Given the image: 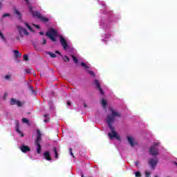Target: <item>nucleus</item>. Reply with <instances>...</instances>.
<instances>
[{
	"instance_id": "nucleus-1",
	"label": "nucleus",
	"mask_w": 177,
	"mask_h": 177,
	"mask_svg": "<svg viewBox=\"0 0 177 177\" xmlns=\"http://www.w3.org/2000/svg\"><path fill=\"white\" fill-rule=\"evenodd\" d=\"M109 110L111 111V114L107 115L106 122L108 124L111 133H108V135L110 139L115 138L117 140H121V137H120V135H118V133L115 131V129L113 126V124L115 122V118H121V113L117 111H115L113 108H110Z\"/></svg>"
},
{
	"instance_id": "nucleus-2",
	"label": "nucleus",
	"mask_w": 177,
	"mask_h": 177,
	"mask_svg": "<svg viewBox=\"0 0 177 177\" xmlns=\"http://www.w3.org/2000/svg\"><path fill=\"white\" fill-rule=\"evenodd\" d=\"M29 10H30V13L32 14L33 16L39 19L40 20H41V21H44V23H46V21H48L49 19H48V18H46L45 17H43L42 15H41L39 13V12H38V11L34 12L32 10V7H30Z\"/></svg>"
},
{
	"instance_id": "nucleus-3",
	"label": "nucleus",
	"mask_w": 177,
	"mask_h": 177,
	"mask_svg": "<svg viewBox=\"0 0 177 177\" xmlns=\"http://www.w3.org/2000/svg\"><path fill=\"white\" fill-rule=\"evenodd\" d=\"M37 139L35 140V145L36 146H37V154H40L41 153V144H39V141L41 140V136H42V134L41 133V131H39V129L37 130Z\"/></svg>"
},
{
	"instance_id": "nucleus-4",
	"label": "nucleus",
	"mask_w": 177,
	"mask_h": 177,
	"mask_svg": "<svg viewBox=\"0 0 177 177\" xmlns=\"http://www.w3.org/2000/svg\"><path fill=\"white\" fill-rule=\"evenodd\" d=\"M160 143L156 142L153 145L150 149H149V154L151 156H158L160 154V151L158 150V148H157V146H158Z\"/></svg>"
},
{
	"instance_id": "nucleus-5",
	"label": "nucleus",
	"mask_w": 177,
	"mask_h": 177,
	"mask_svg": "<svg viewBox=\"0 0 177 177\" xmlns=\"http://www.w3.org/2000/svg\"><path fill=\"white\" fill-rule=\"evenodd\" d=\"M46 37H48V38H50L51 41H53V42H56V38H55V37L57 35V32H56L55 29H50L49 31L46 33Z\"/></svg>"
},
{
	"instance_id": "nucleus-6",
	"label": "nucleus",
	"mask_w": 177,
	"mask_h": 177,
	"mask_svg": "<svg viewBox=\"0 0 177 177\" xmlns=\"http://www.w3.org/2000/svg\"><path fill=\"white\" fill-rule=\"evenodd\" d=\"M17 28L18 30V32L21 38H24V35H29V33L27 31V29L21 27V26H19V25L17 26Z\"/></svg>"
},
{
	"instance_id": "nucleus-7",
	"label": "nucleus",
	"mask_w": 177,
	"mask_h": 177,
	"mask_svg": "<svg viewBox=\"0 0 177 177\" xmlns=\"http://www.w3.org/2000/svg\"><path fill=\"white\" fill-rule=\"evenodd\" d=\"M148 164L151 167V169H156V167H157V164H158V158L155 157L150 158L148 161Z\"/></svg>"
},
{
	"instance_id": "nucleus-8",
	"label": "nucleus",
	"mask_w": 177,
	"mask_h": 177,
	"mask_svg": "<svg viewBox=\"0 0 177 177\" xmlns=\"http://www.w3.org/2000/svg\"><path fill=\"white\" fill-rule=\"evenodd\" d=\"M127 140L131 147H135V146H138V142L135 140V138H133V136H127Z\"/></svg>"
},
{
	"instance_id": "nucleus-9",
	"label": "nucleus",
	"mask_w": 177,
	"mask_h": 177,
	"mask_svg": "<svg viewBox=\"0 0 177 177\" xmlns=\"http://www.w3.org/2000/svg\"><path fill=\"white\" fill-rule=\"evenodd\" d=\"M94 84H95L97 89H98V91H100V93H101V95H104V92H103V89H102V87L100 86V83L99 80H95Z\"/></svg>"
},
{
	"instance_id": "nucleus-10",
	"label": "nucleus",
	"mask_w": 177,
	"mask_h": 177,
	"mask_svg": "<svg viewBox=\"0 0 177 177\" xmlns=\"http://www.w3.org/2000/svg\"><path fill=\"white\" fill-rule=\"evenodd\" d=\"M59 41L64 49H67V47L68 46V45L67 44V41H66V39H64V37H63L62 36H60Z\"/></svg>"
},
{
	"instance_id": "nucleus-11",
	"label": "nucleus",
	"mask_w": 177,
	"mask_h": 177,
	"mask_svg": "<svg viewBox=\"0 0 177 177\" xmlns=\"http://www.w3.org/2000/svg\"><path fill=\"white\" fill-rule=\"evenodd\" d=\"M81 66H82V67H84V68H86L87 73H88V74H90V75H92V77H95V73H93V71H89L88 70V68H89V66H88L85 63L82 62Z\"/></svg>"
},
{
	"instance_id": "nucleus-12",
	"label": "nucleus",
	"mask_w": 177,
	"mask_h": 177,
	"mask_svg": "<svg viewBox=\"0 0 177 177\" xmlns=\"http://www.w3.org/2000/svg\"><path fill=\"white\" fill-rule=\"evenodd\" d=\"M10 104L11 106H15V104H17L18 107H21V102L14 98L11 99Z\"/></svg>"
},
{
	"instance_id": "nucleus-13",
	"label": "nucleus",
	"mask_w": 177,
	"mask_h": 177,
	"mask_svg": "<svg viewBox=\"0 0 177 177\" xmlns=\"http://www.w3.org/2000/svg\"><path fill=\"white\" fill-rule=\"evenodd\" d=\"M21 150L23 153H27L28 151H30V147L28 146L22 145L21 147Z\"/></svg>"
},
{
	"instance_id": "nucleus-14",
	"label": "nucleus",
	"mask_w": 177,
	"mask_h": 177,
	"mask_svg": "<svg viewBox=\"0 0 177 177\" xmlns=\"http://www.w3.org/2000/svg\"><path fill=\"white\" fill-rule=\"evenodd\" d=\"M15 15H16L17 19L21 20V13L16 8H14Z\"/></svg>"
},
{
	"instance_id": "nucleus-15",
	"label": "nucleus",
	"mask_w": 177,
	"mask_h": 177,
	"mask_svg": "<svg viewBox=\"0 0 177 177\" xmlns=\"http://www.w3.org/2000/svg\"><path fill=\"white\" fill-rule=\"evenodd\" d=\"M16 132H17L18 133H19V135H21V137L24 136V134H23V133L20 131V129H19V121L16 122Z\"/></svg>"
},
{
	"instance_id": "nucleus-16",
	"label": "nucleus",
	"mask_w": 177,
	"mask_h": 177,
	"mask_svg": "<svg viewBox=\"0 0 177 177\" xmlns=\"http://www.w3.org/2000/svg\"><path fill=\"white\" fill-rule=\"evenodd\" d=\"M44 157L46 159L48 160V161H50L52 160V158H50V153H49V151H46L44 153Z\"/></svg>"
},
{
	"instance_id": "nucleus-17",
	"label": "nucleus",
	"mask_w": 177,
	"mask_h": 177,
	"mask_svg": "<svg viewBox=\"0 0 177 177\" xmlns=\"http://www.w3.org/2000/svg\"><path fill=\"white\" fill-rule=\"evenodd\" d=\"M28 89L32 92V95H37V91L34 90V87L32 86L29 85Z\"/></svg>"
},
{
	"instance_id": "nucleus-18",
	"label": "nucleus",
	"mask_w": 177,
	"mask_h": 177,
	"mask_svg": "<svg viewBox=\"0 0 177 177\" xmlns=\"http://www.w3.org/2000/svg\"><path fill=\"white\" fill-rule=\"evenodd\" d=\"M46 53V55H49V56H50V57H52L53 59H55L57 57L56 54H53V53H50L49 51H47Z\"/></svg>"
},
{
	"instance_id": "nucleus-19",
	"label": "nucleus",
	"mask_w": 177,
	"mask_h": 177,
	"mask_svg": "<svg viewBox=\"0 0 177 177\" xmlns=\"http://www.w3.org/2000/svg\"><path fill=\"white\" fill-rule=\"evenodd\" d=\"M22 122L24 124H27V125H30V120L26 118H22Z\"/></svg>"
},
{
	"instance_id": "nucleus-20",
	"label": "nucleus",
	"mask_w": 177,
	"mask_h": 177,
	"mask_svg": "<svg viewBox=\"0 0 177 177\" xmlns=\"http://www.w3.org/2000/svg\"><path fill=\"white\" fill-rule=\"evenodd\" d=\"M14 53L15 57H20V56H21V54L20 53V52H19V50H14Z\"/></svg>"
},
{
	"instance_id": "nucleus-21",
	"label": "nucleus",
	"mask_w": 177,
	"mask_h": 177,
	"mask_svg": "<svg viewBox=\"0 0 177 177\" xmlns=\"http://www.w3.org/2000/svg\"><path fill=\"white\" fill-rule=\"evenodd\" d=\"M101 103H102V105L103 106L104 109H106V106H107V102L106 101V100L102 99Z\"/></svg>"
},
{
	"instance_id": "nucleus-22",
	"label": "nucleus",
	"mask_w": 177,
	"mask_h": 177,
	"mask_svg": "<svg viewBox=\"0 0 177 177\" xmlns=\"http://www.w3.org/2000/svg\"><path fill=\"white\" fill-rule=\"evenodd\" d=\"M24 24H25L26 27H27L28 28V30H30V31H32V32L34 31L32 30V28L31 26H30V25H28V24L27 22H25Z\"/></svg>"
},
{
	"instance_id": "nucleus-23",
	"label": "nucleus",
	"mask_w": 177,
	"mask_h": 177,
	"mask_svg": "<svg viewBox=\"0 0 177 177\" xmlns=\"http://www.w3.org/2000/svg\"><path fill=\"white\" fill-rule=\"evenodd\" d=\"M44 117H45L46 119H44V122H48V121H49V115H48V114H45V115H44Z\"/></svg>"
},
{
	"instance_id": "nucleus-24",
	"label": "nucleus",
	"mask_w": 177,
	"mask_h": 177,
	"mask_svg": "<svg viewBox=\"0 0 177 177\" xmlns=\"http://www.w3.org/2000/svg\"><path fill=\"white\" fill-rule=\"evenodd\" d=\"M6 17H10V14L6 13V14L2 15V19H5Z\"/></svg>"
},
{
	"instance_id": "nucleus-25",
	"label": "nucleus",
	"mask_w": 177,
	"mask_h": 177,
	"mask_svg": "<svg viewBox=\"0 0 177 177\" xmlns=\"http://www.w3.org/2000/svg\"><path fill=\"white\" fill-rule=\"evenodd\" d=\"M71 57L75 63H78V59H77V57H75L74 55H71Z\"/></svg>"
},
{
	"instance_id": "nucleus-26",
	"label": "nucleus",
	"mask_w": 177,
	"mask_h": 177,
	"mask_svg": "<svg viewBox=\"0 0 177 177\" xmlns=\"http://www.w3.org/2000/svg\"><path fill=\"white\" fill-rule=\"evenodd\" d=\"M53 150H54V153H55V157L56 158H57V157H59V155H58V153H57V151L56 150V148L54 147Z\"/></svg>"
},
{
	"instance_id": "nucleus-27",
	"label": "nucleus",
	"mask_w": 177,
	"mask_h": 177,
	"mask_svg": "<svg viewBox=\"0 0 177 177\" xmlns=\"http://www.w3.org/2000/svg\"><path fill=\"white\" fill-rule=\"evenodd\" d=\"M24 59L25 60V62H28V60H29L28 55H24Z\"/></svg>"
},
{
	"instance_id": "nucleus-28",
	"label": "nucleus",
	"mask_w": 177,
	"mask_h": 177,
	"mask_svg": "<svg viewBox=\"0 0 177 177\" xmlns=\"http://www.w3.org/2000/svg\"><path fill=\"white\" fill-rule=\"evenodd\" d=\"M135 175H136V177L142 176V174L140 173V171H136Z\"/></svg>"
},
{
	"instance_id": "nucleus-29",
	"label": "nucleus",
	"mask_w": 177,
	"mask_h": 177,
	"mask_svg": "<svg viewBox=\"0 0 177 177\" xmlns=\"http://www.w3.org/2000/svg\"><path fill=\"white\" fill-rule=\"evenodd\" d=\"M150 175H151V173L149 172L148 171H145V177H150Z\"/></svg>"
},
{
	"instance_id": "nucleus-30",
	"label": "nucleus",
	"mask_w": 177,
	"mask_h": 177,
	"mask_svg": "<svg viewBox=\"0 0 177 177\" xmlns=\"http://www.w3.org/2000/svg\"><path fill=\"white\" fill-rule=\"evenodd\" d=\"M42 45H46V39L45 38H43V41L41 42Z\"/></svg>"
},
{
	"instance_id": "nucleus-31",
	"label": "nucleus",
	"mask_w": 177,
	"mask_h": 177,
	"mask_svg": "<svg viewBox=\"0 0 177 177\" xmlns=\"http://www.w3.org/2000/svg\"><path fill=\"white\" fill-rule=\"evenodd\" d=\"M69 150H70L71 156H72V157L74 158V153H73V149L70 148Z\"/></svg>"
},
{
	"instance_id": "nucleus-32",
	"label": "nucleus",
	"mask_w": 177,
	"mask_h": 177,
	"mask_svg": "<svg viewBox=\"0 0 177 177\" xmlns=\"http://www.w3.org/2000/svg\"><path fill=\"white\" fill-rule=\"evenodd\" d=\"M26 74H30L31 73L30 69H26Z\"/></svg>"
},
{
	"instance_id": "nucleus-33",
	"label": "nucleus",
	"mask_w": 177,
	"mask_h": 177,
	"mask_svg": "<svg viewBox=\"0 0 177 177\" xmlns=\"http://www.w3.org/2000/svg\"><path fill=\"white\" fill-rule=\"evenodd\" d=\"M5 79L6 80H10V75H6Z\"/></svg>"
},
{
	"instance_id": "nucleus-34",
	"label": "nucleus",
	"mask_w": 177,
	"mask_h": 177,
	"mask_svg": "<svg viewBox=\"0 0 177 177\" xmlns=\"http://www.w3.org/2000/svg\"><path fill=\"white\" fill-rule=\"evenodd\" d=\"M2 2H3V0H0V9H2V6H3Z\"/></svg>"
},
{
	"instance_id": "nucleus-35",
	"label": "nucleus",
	"mask_w": 177,
	"mask_h": 177,
	"mask_svg": "<svg viewBox=\"0 0 177 177\" xmlns=\"http://www.w3.org/2000/svg\"><path fill=\"white\" fill-rule=\"evenodd\" d=\"M55 53H57L58 55H59V56H61V57H63V55H62V54L58 50H56Z\"/></svg>"
},
{
	"instance_id": "nucleus-36",
	"label": "nucleus",
	"mask_w": 177,
	"mask_h": 177,
	"mask_svg": "<svg viewBox=\"0 0 177 177\" xmlns=\"http://www.w3.org/2000/svg\"><path fill=\"white\" fill-rule=\"evenodd\" d=\"M33 26H34L35 27H36V28H41L39 27V25L33 24Z\"/></svg>"
},
{
	"instance_id": "nucleus-37",
	"label": "nucleus",
	"mask_w": 177,
	"mask_h": 177,
	"mask_svg": "<svg viewBox=\"0 0 177 177\" xmlns=\"http://www.w3.org/2000/svg\"><path fill=\"white\" fill-rule=\"evenodd\" d=\"M136 167H139V161H136Z\"/></svg>"
},
{
	"instance_id": "nucleus-38",
	"label": "nucleus",
	"mask_w": 177,
	"mask_h": 177,
	"mask_svg": "<svg viewBox=\"0 0 177 177\" xmlns=\"http://www.w3.org/2000/svg\"><path fill=\"white\" fill-rule=\"evenodd\" d=\"M16 39H17V41H20V37L17 36V37H16Z\"/></svg>"
},
{
	"instance_id": "nucleus-39",
	"label": "nucleus",
	"mask_w": 177,
	"mask_h": 177,
	"mask_svg": "<svg viewBox=\"0 0 177 177\" xmlns=\"http://www.w3.org/2000/svg\"><path fill=\"white\" fill-rule=\"evenodd\" d=\"M66 57V60L68 61V62H70V58H68V57Z\"/></svg>"
},
{
	"instance_id": "nucleus-40",
	"label": "nucleus",
	"mask_w": 177,
	"mask_h": 177,
	"mask_svg": "<svg viewBox=\"0 0 177 177\" xmlns=\"http://www.w3.org/2000/svg\"><path fill=\"white\" fill-rule=\"evenodd\" d=\"M39 34L40 35H44V32H39Z\"/></svg>"
},
{
	"instance_id": "nucleus-41",
	"label": "nucleus",
	"mask_w": 177,
	"mask_h": 177,
	"mask_svg": "<svg viewBox=\"0 0 177 177\" xmlns=\"http://www.w3.org/2000/svg\"><path fill=\"white\" fill-rule=\"evenodd\" d=\"M67 104H68V106H71V102H68Z\"/></svg>"
},
{
	"instance_id": "nucleus-42",
	"label": "nucleus",
	"mask_w": 177,
	"mask_h": 177,
	"mask_svg": "<svg viewBox=\"0 0 177 177\" xmlns=\"http://www.w3.org/2000/svg\"><path fill=\"white\" fill-rule=\"evenodd\" d=\"M84 107H88V105L86 104H84Z\"/></svg>"
},
{
	"instance_id": "nucleus-43",
	"label": "nucleus",
	"mask_w": 177,
	"mask_h": 177,
	"mask_svg": "<svg viewBox=\"0 0 177 177\" xmlns=\"http://www.w3.org/2000/svg\"><path fill=\"white\" fill-rule=\"evenodd\" d=\"M25 1L26 3H28V2H29L28 0H25Z\"/></svg>"
},
{
	"instance_id": "nucleus-44",
	"label": "nucleus",
	"mask_w": 177,
	"mask_h": 177,
	"mask_svg": "<svg viewBox=\"0 0 177 177\" xmlns=\"http://www.w3.org/2000/svg\"><path fill=\"white\" fill-rule=\"evenodd\" d=\"M34 48H35V49H37V45L34 44Z\"/></svg>"
},
{
	"instance_id": "nucleus-45",
	"label": "nucleus",
	"mask_w": 177,
	"mask_h": 177,
	"mask_svg": "<svg viewBox=\"0 0 177 177\" xmlns=\"http://www.w3.org/2000/svg\"><path fill=\"white\" fill-rule=\"evenodd\" d=\"M174 164H176V165L177 166V162H174Z\"/></svg>"
},
{
	"instance_id": "nucleus-46",
	"label": "nucleus",
	"mask_w": 177,
	"mask_h": 177,
	"mask_svg": "<svg viewBox=\"0 0 177 177\" xmlns=\"http://www.w3.org/2000/svg\"><path fill=\"white\" fill-rule=\"evenodd\" d=\"M82 177H84V175H82Z\"/></svg>"
},
{
	"instance_id": "nucleus-47",
	"label": "nucleus",
	"mask_w": 177,
	"mask_h": 177,
	"mask_svg": "<svg viewBox=\"0 0 177 177\" xmlns=\"http://www.w3.org/2000/svg\"><path fill=\"white\" fill-rule=\"evenodd\" d=\"M155 177H158L157 176H156Z\"/></svg>"
}]
</instances>
